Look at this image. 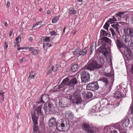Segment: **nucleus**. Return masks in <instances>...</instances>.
I'll use <instances>...</instances> for the list:
<instances>
[{
	"instance_id": "nucleus-44",
	"label": "nucleus",
	"mask_w": 133,
	"mask_h": 133,
	"mask_svg": "<svg viewBox=\"0 0 133 133\" xmlns=\"http://www.w3.org/2000/svg\"><path fill=\"white\" fill-rule=\"evenodd\" d=\"M26 60V58L25 57H23L22 58H20L19 59V61L21 62L23 61H25Z\"/></svg>"
},
{
	"instance_id": "nucleus-63",
	"label": "nucleus",
	"mask_w": 133,
	"mask_h": 133,
	"mask_svg": "<svg viewBox=\"0 0 133 133\" xmlns=\"http://www.w3.org/2000/svg\"><path fill=\"white\" fill-rule=\"evenodd\" d=\"M131 113H132L133 114V107H132V109Z\"/></svg>"
},
{
	"instance_id": "nucleus-25",
	"label": "nucleus",
	"mask_w": 133,
	"mask_h": 133,
	"mask_svg": "<svg viewBox=\"0 0 133 133\" xmlns=\"http://www.w3.org/2000/svg\"><path fill=\"white\" fill-rule=\"evenodd\" d=\"M42 23V21H41L39 22H37L34 25H33L32 26V28H34V27H36V28H39L40 27H41V26H38V25H41V23Z\"/></svg>"
},
{
	"instance_id": "nucleus-62",
	"label": "nucleus",
	"mask_w": 133,
	"mask_h": 133,
	"mask_svg": "<svg viewBox=\"0 0 133 133\" xmlns=\"http://www.w3.org/2000/svg\"><path fill=\"white\" fill-rule=\"evenodd\" d=\"M18 44H17V46L18 47H19V46H20V45L18 44Z\"/></svg>"
},
{
	"instance_id": "nucleus-24",
	"label": "nucleus",
	"mask_w": 133,
	"mask_h": 133,
	"mask_svg": "<svg viewBox=\"0 0 133 133\" xmlns=\"http://www.w3.org/2000/svg\"><path fill=\"white\" fill-rule=\"evenodd\" d=\"M99 81L104 82L105 83V85H107L109 83L107 79L106 78H101L99 79Z\"/></svg>"
},
{
	"instance_id": "nucleus-39",
	"label": "nucleus",
	"mask_w": 133,
	"mask_h": 133,
	"mask_svg": "<svg viewBox=\"0 0 133 133\" xmlns=\"http://www.w3.org/2000/svg\"><path fill=\"white\" fill-rule=\"evenodd\" d=\"M111 31L112 35L113 36L114 35H116V34L115 33L114 30L112 28H110L109 29Z\"/></svg>"
},
{
	"instance_id": "nucleus-21",
	"label": "nucleus",
	"mask_w": 133,
	"mask_h": 133,
	"mask_svg": "<svg viewBox=\"0 0 133 133\" xmlns=\"http://www.w3.org/2000/svg\"><path fill=\"white\" fill-rule=\"evenodd\" d=\"M78 69V65L77 64L74 65L71 67V70L73 72H75Z\"/></svg>"
},
{
	"instance_id": "nucleus-32",
	"label": "nucleus",
	"mask_w": 133,
	"mask_h": 133,
	"mask_svg": "<svg viewBox=\"0 0 133 133\" xmlns=\"http://www.w3.org/2000/svg\"><path fill=\"white\" fill-rule=\"evenodd\" d=\"M52 46V44H48L47 43L45 44L44 43H43V47L44 49H45V47H46V46H47L48 47H50Z\"/></svg>"
},
{
	"instance_id": "nucleus-40",
	"label": "nucleus",
	"mask_w": 133,
	"mask_h": 133,
	"mask_svg": "<svg viewBox=\"0 0 133 133\" xmlns=\"http://www.w3.org/2000/svg\"><path fill=\"white\" fill-rule=\"evenodd\" d=\"M53 67H51V69L49 70L47 72V74L49 75H50L52 72V71H53Z\"/></svg>"
},
{
	"instance_id": "nucleus-9",
	"label": "nucleus",
	"mask_w": 133,
	"mask_h": 133,
	"mask_svg": "<svg viewBox=\"0 0 133 133\" xmlns=\"http://www.w3.org/2000/svg\"><path fill=\"white\" fill-rule=\"evenodd\" d=\"M99 88V86L97 82L89 83L86 87V88L88 90L93 91L97 90Z\"/></svg>"
},
{
	"instance_id": "nucleus-58",
	"label": "nucleus",
	"mask_w": 133,
	"mask_h": 133,
	"mask_svg": "<svg viewBox=\"0 0 133 133\" xmlns=\"http://www.w3.org/2000/svg\"><path fill=\"white\" fill-rule=\"evenodd\" d=\"M47 13L49 14H51V12L49 10H48L47 11Z\"/></svg>"
},
{
	"instance_id": "nucleus-52",
	"label": "nucleus",
	"mask_w": 133,
	"mask_h": 133,
	"mask_svg": "<svg viewBox=\"0 0 133 133\" xmlns=\"http://www.w3.org/2000/svg\"><path fill=\"white\" fill-rule=\"evenodd\" d=\"M25 49V48L24 47H20V48H18L17 49V50L18 51V50H20V49Z\"/></svg>"
},
{
	"instance_id": "nucleus-12",
	"label": "nucleus",
	"mask_w": 133,
	"mask_h": 133,
	"mask_svg": "<svg viewBox=\"0 0 133 133\" xmlns=\"http://www.w3.org/2000/svg\"><path fill=\"white\" fill-rule=\"evenodd\" d=\"M123 96V93L118 91H115L113 94V96L117 99L122 98Z\"/></svg>"
},
{
	"instance_id": "nucleus-30",
	"label": "nucleus",
	"mask_w": 133,
	"mask_h": 133,
	"mask_svg": "<svg viewBox=\"0 0 133 133\" xmlns=\"http://www.w3.org/2000/svg\"><path fill=\"white\" fill-rule=\"evenodd\" d=\"M70 13L72 14H75L77 13L76 11L72 8H71L69 9Z\"/></svg>"
},
{
	"instance_id": "nucleus-51",
	"label": "nucleus",
	"mask_w": 133,
	"mask_h": 133,
	"mask_svg": "<svg viewBox=\"0 0 133 133\" xmlns=\"http://www.w3.org/2000/svg\"><path fill=\"white\" fill-rule=\"evenodd\" d=\"M66 53L65 52H63L61 54V55L62 57H64L65 56V55Z\"/></svg>"
},
{
	"instance_id": "nucleus-4",
	"label": "nucleus",
	"mask_w": 133,
	"mask_h": 133,
	"mask_svg": "<svg viewBox=\"0 0 133 133\" xmlns=\"http://www.w3.org/2000/svg\"><path fill=\"white\" fill-rule=\"evenodd\" d=\"M122 42V43L118 39L116 40V43L117 48L122 54H124L126 56L129 57L131 55V50L126 45H128V44L124 43Z\"/></svg>"
},
{
	"instance_id": "nucleus-23",
	"label": "nucleus",
	"mask_w": 133,
	"mask_h": 133,
	"mask_svg": "<svg viewBox=\"0 0 133 133\" xmlns=\"http://www.w3.org/2000/svg\"><path fill=\"white\" fill-rule=\"evenodd\" d=\"M83 95H86V97L88 98H89L92 97L93 96L92 93L90 92L86 93L85 92H84L83 94Z\"/></svg>"
},
{
	"instance_id": "nucleus-28",
	"label": "nucleus",
	"mask_w": 133,
	"mask_h": 133,
	"mask_svg": "<svg viewBox=\"0 0 133 133\" xmlns=\"http://www.w3.org/2000/svg\"><path fill=\"white\" fill-rule=\"evenodd\" d=\"M21 36H18L17 37L16 39V43H15V44H16L18 43H20L21 41Z\"/></svg>"
},
{
	"instance_id": "nucleus-5",
	"label": "nucleus",
	"mask_w": 133,
	"mask_h": 133,
	"mask_svg": "<svg viewBox=\"0 0 133 133\" xmlns=\"http://www.w3.org/2000/svg\"><path fill=\"white\" fill-rule=\"evenodd\" d=\"M81 94V91L79 90H77L73 94L68 95L67 98L69 99L72 100L74 103L79 104L82 102Z\"/></svg>"
},
{
	"instance_id": "nucleus-46",
	"label": "nucleus",
	"mask_w": 133,
	"mask_h": 133,
	"mask_svg": "<svg viewBox=\"0 0 133 133\" xmlns=\"http://www.w3.org/2000/svg\"><path fill=\"white\" fill-rule=\"evenodd\" d=\"M93 46L92 45V44L91 45V53L92 52L93 50H94V48H93ZM94 48H95V47H94Z\"/></svg>"
},
{
	"instance_id": "nucleus-33",
	"label": "nucleus",
	"mask_w": 133,
	"mask_h": 133,
	"mask_svg": "<svg viewBox=\"0 0 133 133\" xmlns=\"http://www.w3.org/2000/svg\"><path fill=\"white\" fill-rule=\"evenodd\" d=\"M109 26V24L108 23V22H106L104 26H103V28L104 29L107 30H108V27Z\"/></svg>"
},
{
	"instance_id": "nucleus-54",
	"label": "nucleus",
	"mask_w": 133,
	"mask_h": 133,
	"mask_svg": "<svg viewBox=\"0 0 133 133\" xmlns=\"http://www.w3.org/2000/svg\"><path fill=\"white\" fill-rule=\"evenodd\" d=\"M131 72L133 74V64L131 65Z\"/></svg>"
},
{
	"instance_id": "nucleus-47",
	"label": "nucleus",
	"mask_w": 133,
	"mask_h": 133,
	"mask_svg": "<svg viewBox=\"0 0 133 133\" xmlns=\"http://www.w3.org/2000/svg\"><path fill=\"white\" fill-rule=\"evenodd\" d=\"M42 97H41L42 101H41L40 102H38V104H39L40 103H41V104H43V103H44V102L42 100Z\"/></svg>"
},
{
	"instance_id": "nucleus-50",
	"label": "nucleus",
	"mask_w": 133,
	"mask_h": 133,
	"mask_svg": "<svg viewBox=\"0 0 133 133\" xmlns=\"http://www.w3.org/2000/svg\"><path fill=\"white\" fill-rule=\"evenodd\" d=\"M4 95V92H0V96L1 97H3Z\"/></svg>"
},
{
	"instance_id": "nucleus-41",
	"label": "nucleus",
	"mask_w": 133,
	"mask_h": 133,
	"mask_svg": "<svg viewBox=\"0 0 133 133\" xmlns=\"http://www.w3.org/2000/svg\"><path fill=\"white\" fill-rule=\"evenodd\" d=\"M107 22L110 23L111 24H112L114 23V21L113 19L112 18H110L109 20H108Z\"/></svg>"
},
{
	"instance_id": "nucleus-14",
	"label": "nucleus",
	"mask_w": 133,
	"mask_h": 133,
	"mask_svg": "<svg viewBox=\"0 0 133 133\" xmlns=\"http://www.w3.org/2000/svg\"><path fill=\"white\" fill-rule=\"evenodd\" d=\"M42 105V104L37 107L36 108V113L39 116H41V117L42 118L43 117V115L42 114L41 109V108Z\"/></svg>"
},
{
	"instance_id": "nucleus-49",
	"label": "nucleus",
	"mask_w": 133,
	"mask_h": 133,
	"mask_svg": "<svg viewBox=\"0 0 133 133\" xmlns=\"http://www.w3.org/2000/svg\"><path fill=\"white\" fill-rule=\"evenodd\" d=\"M4 23V25L6 27H8V24L5 21H4L3 22Z\"/></svg>"
},
{
	"instance_id": "nucleus-35",
	"label": "nucleus",
	"mask_w": 133,
	"mask_h": 133,
	"mask_svg": "<svg viewBox=\"0 0 133 133\" xmlns=\"http://www.w3.org/2000/svg\"><path fill=\"white\" fill-rule=\"evenodd\" d=\"M45 104H47V106L49 109H51V108L52 107V104H51L50 102H46Z\"/></svg>"
},
{
	"instance_id": "nucleus-22",
	"label": "nucleus",
	"mask_w": 133,
	"mask_h": 133,
	"mask_svg": "<svg viewBox=\"0 0 133 133\" xmlns=\"http://www.w3.org/2000/svg\"><path fill=\"white\" fill-rule=\"evenodd\" d=\"M111 26L116 29V31L119 32V29L120 28V26L117 23L111 25Z\"/></svg>"
},
{
	"instance_id": "nucleus-11",
	"label": "nucleus",
	"mask_w": 133,
	"mask_h": 133,
	"mask_svg": "<svg viewBox=\"0 0 133 133\" xmlns=\"http://www.w3.org/2000/svg\"><path fill=\"white\" fill-rule=\"evenodd\" d=\"M29 49L31 51L32 54L35 56L37 55L39 52V50L32 47L29 48Z\"/></svg>"
},
{
	"instance_id": "nucleus-57",
	"label": "nucleus",
	"mask_w": 133,
	"mask_h": 133,
	"mask_svg": "<svg viewBox=\"0 0 133 133\" xmlns=\"http://www.w3.org/2000/svg\"><path fill=\"white\" fill-rule=\"evenodd\" d=\"M112 19H113L114 21L115 22V21H116L117 20L116 19L115 17L114 16H112Z\"/></svg>"
},
{
	"instance_id": "nucleus-8",
	"label": "nucleus",
	"mask_w": 133,
	"mask_h": 133,
	"mask_svg": "<svg viewBox=\"0 0 133 133\" xmlns=\"http://www.w3.org/2000/svg\"><path fill=\"white\" fill-rule=\"evenodd\" d=\"M88 49V47H85L82 50L79 48H78L73 51V54L76 57H79L81 55L84 56L86 54Z\"/></svg>"
},
{
	"instance_id": "nucleus-2",
	"label": "nucleus",
	"mask_w": 133,
	"mask_h": 133,
	"mask_svg": "<svg viewBox=\"0 0 133 133\" xmlns=\"http://www.w3.org/2000/svg\"><path fill=\"white\" fill-rule=\"evenodd\" d=\"M125 35L122 37V42L128 44L129 46H131L133 44L132 40L129 37H133V29L127 27L123 30Z\"/></svg>"
},
{
	"instance_id": "nucleus-56",
	"label": "nucleus",
	"mask_w": 133,
	"mask_h": 133,
	"mask_svg": "<svg viewBox=\"0 0 133 133\" xmlns=\"http://www.w3.org/2000/svg\"><path fill=\"white\" fill-rule=\"evenodd\" d=\"M32 40H33V38H32V37H30L29 39V41H30V42L32 41Z\"/></svg>"
},
{
	"instance_id": "nucleus-59",
	"label": "nucleus",
	"mask_w": 133,
	"mask_h": 133,
	"mask_svg": "<svg viewBox=\"0 0 133 133\" xmlns=\"http://www.w3.org/2000/svg\"><path fill=\"white\" fill-rule=\"evenodd\" d=\"M65 29H66L65 27H64L63 29V34H64L65 33Z\"/></svg>"
},
{
	"instance_id": "nucleus-43",
	"label": "nucleus",
	"mask_w": 133,
	"mask_h": 133,
	"mask_svg": "<svg viewBox=\"0 0 133 133\" xmlns=\"http://www.w3.org/2000/svg\"><path fill=\"white\" fill-rule=\"evenodd\" d=\"M129 124H131V125H133V119H129Z\"/></svg>"
},
{
	"instance_id": "nucleus-45",
	"label": "nucleus",
	"mask_w": 133,
	"mask_h": 133,
	"mask_svg": "<svg viewBox=\"0 0 133 133\" xmlns=\"http://www.w3.org/2000/svg\"><path fill=\"white\" fill-rule=\"evenodd\" d=\"M4 47L5 48V49L6 48V49L8 47V44L7 43L5 42L4 43Z\"/></svg>"
},
{
	"instance_id": "nucleus-26",
	"label": "nucleus",
	"mask_w": 133,
	"mask_h": 133,
	"mask_svg": "<svg viewBox=\"0 0 133 133\" xmlns=\"http://www.w3.org/2000/svg\"><path fill=\"white\" fill-rule=\"evenodd\" d=\"M47 104H45L44 107V108L45 113L48 112H49L51 110V109H49L46 105Z\"/></svg>"
},
{
	"instance_id": "nucleus-37",
	"label": "nucleus",
	"mask_w": 133,
	"mask_h": 133,
	"mask_svg": "<svg viewBox=\"0 0 133 133\" xmlns=\"http://www.w3.org/2000/svg\"><path fill=\"white\" fill-rule=\"evenodd\" d=\"M58 66V65L56 64L55 65H54V66H52L51 67H53V71H55L57 70L58 69L57 67Z\"/></svg>"
},
{
	"instance_id": "nucleus-3",
	"label": "nucleus",
	"mask_w": 133,
	"mask_h": 133,
	"mask_svg": "<svg viewBox=\"0 0 133 133\" xmlns=\"http://www.w3.org/2000/svg\"><path fill=\"white\" fill-rule=\"evenodd\" d=\"M111 40L106 37H103L98 40L97 45H102L99 47L101 49L100 51L105 56H106L108 53V50L106 47V44H108L109 45L111 46Z\"/></svg>"
},
{
	"instance_id": "nucleus-34",
	"label": "nucleus",
	"mask_w": 133,
	"mask_h": 133,
	"mask_svg": "<svg viewBox=\"0 0 133 133\" xmlns=\"http://www.w3.org/2000/svg\"><path fill=\"white\" fill-rule=\"evenodd\" d=\"M34 125L33 126V131L34 132L33 133H35V132L37 131L38 130V127L36 125Z\"/></svg>"
},
{
	"instance_id": "nucleus-27",
	"label": "nucleus",
	"mask_w": 133,
	"mask_h": 133,
	"mask_svg": "<svg viewBox=\"0 0 133 133\" xmlns=\"http://www.w3.org/2000/svg\"><path fill=\"white\" fill-rule=\"evenodd\" d=\"M101 34L103 36H107L108 34V33L105 30H101Z\"/></svg>"
},
{
	"instance_id": "nucleus-1",
	"label": "nucleus",
	"mask_w": 133,
	"mask_h": 133,
	"mask_svg": "<svg viewBox=\"0 0 133 133\" xmlns=\"http://www.w3.org/2000/svg\"><path fill=\"white\" fill-rule=\"evenodd\" d=\"M78 83L76 78L73 77L72 76H69L64 79L58 86L59 89L62 88L65 85L68 88V91H70L74 89L75 85Z\"/></svg>"
},
{
	"instance_id": "nucleus-29",
	"label": "nucleus",
	"mask_w": 133,
	"mask_h": 133,
	"mask_svg": "<svg viewBox=\"0 0 133 133\" xmlns=\"http://www.w3.org/2000/svg\"><path fill=\"white\" fill-rule=\"evenodd\" d=\"M59 17L58 16H56L54 17L52 19V22L53 23H55L58 20Z\"/></svg>"
},
{
	"instance_id": "nucleus-36",
	"label": "nucleus",
	"mask_w": 133,
	"mask_h": 133,
	"mask_svg": "<svg viewBox=\"0 0 133 133\" xmlns=\"http://www.w3.org/2000/svg\"><path fill=\"white\" fill-rule=\"evenodd\" d=\"M120 133H126V129L125 128H121L119 130Z\"/></svg>"
},
{
	"instance_id": "nucleus-20",
	"label": "nucleus",
	"mask_w": 133,
	"mask_h": 133,
	"mask_svg": "<svg viewBox=\"0 0 133 133\" xmlns=\"http://www.w3.org/2000/svg\"><path fill=\"white\" fill-rule=\"evenodd\" d=\"M32 119L34 125H37L38 124V118L35 115H32Z\"/></svg>"
},
{
	"instance_id": "nucleus-38",
	"label": "nucleus",
	"mask_w": 133,
	"mask_h": 133,
	"mask_svg": "<svg viewBox=\"0 0 133 133\" xmlns=\"http://www.w3.org/2000/svg\"><path fill=\"white\" fill-rule=\"evenodd\" d=\"M43 40L44 41H45L46 42H48L50 41V38L49 37H46L44 39H43Z\"/></svg>"
},
{
	"instance_id": "nucleus-64",
	"label": "nucleus",
	"mask_w": 133,
	"mask_h": 133,
	"mask_svg": "<svg viewBox=\"0 0 133 133\" xmlns=\"http://www.w3.org/2000/svg\"><path fill=\"white\" fill-rule=\"evenodd\" d=\"M42 10V8H39V11H41Z\"/></svg>"
},
{
	"instance_id": "nucleus-60",
	"label": "nucleus",
	"mask_w": 133,
	"mask_h": 133,
	"mask_svg": "<svg viewBox=\"0 0 133 133\" xmlns=\"http://www.w3.org/2000/svg\"><path fill=\"white\" fill-rule=\"evenodd\" d=\"M112 133H118V132L116 130H115L114 131V132Z\"/></svg>"
},
{
	"instance_id": "nucleus-18",
	"label": "nucleus",
	"mask_w": 133,
	"mask_h": 133,
	"mask_svg": "<svg viewBox=\"0 0 133 133\" xmlns=\"http://www.w3.org/2000/svg\"><path fill=\"white\" fill-rule=\"evenodd\" d=\"M96 128L95 127H93L92 125H91L89 129L87 132L88 133H94L96 131Z\"/></svg>"
},
{
	"instance_id": "nucleus-6",
	"label": "nucleus",
	"mask_w": 133,
	"mask_h": 133,
	"mask_svg": "<svg viewBox=\"0 0 133 133\" xmlns=\"http://www.w3.org/2000/svg\"><path fill=\"white\" fill-rule=\"evenodd\" d=\"M102 65L98 64L97 62L94 61L91 63L87 66L85 65L82 69L84 70H93L94 69H100L102 68Z\"/></svg>"
},
{
	"instance_id": "nucleus-48",
	"label": "nucleus",
	"mask_w": 133,
	"mask_h": 133,
	"mask_svg": "<svg viewBox=\"0 0 133 133\" xmlns=\"http://www.w3.org/2000/svg\"><path fill=\"white\" fill-rule=\"evenodd\" d=\"M13 32V30H11L10 31L9 33V35L10 36H11Z\"/></svg>"
},
{
	"instance_id": "nucleus-31",
	"label": "nucleus",
	"mask_w": 133,
	"mask_h": 133,
	"mask_svg": "<svg viewBox=\"0 0 133 133\" xmlns=\"http://www.w3.org/2000/svg\"><path fill=\"white\" fill-rule=\"evenodd\" d=\"M125 12L122 11H119L118 13L116 15H115V17H121L122 15L125 13Z\"/></svg>"
},
{
	"instance_id": "nucleus-42",
	"label": "nucleus",
	"mask_w": 133,
	"mask_h": 133,
	"mask_svg": "<svg viewBox=\"0 0 133 133\" xmlns=\"http://www.w3.org/2000/svg\"><path fill=\"white\" fill-rule=\"evenodd\" d=\"M50 34L51 36H53L55 35L56 32L55 31H52L50 32Z\"/></svg>"
},
{
	"instance_id": "nucleus-55",
	"label": "nucleus",
	"mask_w": 133,
	"mask_h": 133,
	"mask_svg": "<svg viewBox=\"0 0 133 133\" xmlns=\"http://www.w3.org/2000/svg\"><path fill=\"white\" fill-rule=\"evenodd\" d=\"M106 76L107 77H110L111 76V75L109 73H108L106 74Z\"/></svg>"
},
{
	"instance_id": "nucleus-7",
	"label": "nucleus",
	"mask_w": 133,
	"mask_h": 133,
	"mask_svg": "<svg viewBox=\"0 0 133 133\" xmlns=\"http://www.w3.org/2000/svg\"><path fill=\"white\" fill-rule=\"evenodd\" d=\"M81 78L82 81L84 83H86L89 81L90 76L88 72L87 71L83 70L82 69L81 71Z\"/></svg>"
},
{
	"instance_id": "nucleus-61",
	"label": "nucleus",
	"mask_w": 133,
	"mask_h": 133,
	"mask_svg": "<svg viewBox=\"0 0 133 133\" xmlns=\"http://www.w3.org/2000/svg\"><path fill=\"white\" fill-rule=\"evenodd\" d=\"M131 19H132V24H133V17L131 18Z\"/></svg>"
},
{
	"instance_id": "nucleus-13",
	"label": "nucleus",
	"mask_w": 133,
	"mask_h": 133,
	"mask_svg": "<svg viewBox=\"0 0 133 133\" xmlns=\"http://www.w3.org/2000/svg\"><path fill=\"white\" fill-rule=\"evenodd\" d=\"M49 124L50 126L56 127L57 123L56 122L55 118L54 117H51L49 120Z\"/></svg>"
},
{
	"instance_id": "nucleus-53",
	"label": "nucleus",
	"mask_w": 133,
	"mask_h": 133,
	"mask_svg": "<svg viewBox=\"0 0 133 133\" xmlns=\"http://www.w3.org/2000/svg\"><path fill=\"white\" fill-rule=\"evenodd\" d=\"M7 6L8 7H9L10 5V3L9 1H8L6 2Z\"/></svg>"
},
{
	"instance_id": "nucleus-17",
	"label": "nucleus",
	"mask_w": 133,
	"mask_h": 133,
	"mask_svg": "<svg viewBox=\"0 0 133 133\" xmlns=\"http://www.w3.org/2000/svg\"><path fill=\"white\" fill-rule=\"evenodd\" d=\"M129 119H125L123 122L122 123V125L124 128H125L128 126L129 124Z\"/></svg>"
},
{
	"instance_id": "nucleus-16",
	"label": "nucleus",
	"mask_w": 133,
	"mask_h": 133,
	"mask_svg": "<svg viewBox=\"0 0 133 133\" xmlns=\"http://www.w3.org/2000/svg\"><path fill=\"white\" fill-rule=\"evenodd\" d=\"M91 125L89 123H84L82 125V127L84 130L87 132Z\"/></svg>"
},
{
	"instance_id": "nucleus-19",
	"label": "nucleus",
	"mask_w": 133,
	"mask_h": 133,
	"mask_svg": "<svg viewBox=\"0 0 133 133\" xmlns=\"http://www.w3.org/2000/svg\"><path fill=\"white\" fill-rule=\"evenodd\" d=\"M36 74V73L35 72L32 71L30 72L28 77L29 80H31L32 79H34L35 76Z\"/></svg>"
},
{
	"instance_id": "nucleus-10",
	"label": "nucleus",
	"mask_w": 133,
	"mask_h": 133,
	"mask_svg": "<svg viewBox=\"0 0 133 133\" xmlns=\"http://www.w3.org/2000/svg\"><path fill=\"white\" fill-rule=\"evenodd\" d=\"M56 127L57 129L62 131H65L67 130L65 127L64 123L62 121L57 122Z\"/></svg>"
},
{
	"instance_id": "nucleus-15",
	"label": "nucleus",
	"mask_w": 133,
	"mask_h": 133,
	"mask_svg": "<svg viewBox=\"0 0 133 133\" xmlns=\"http://www.w3.org/2000/svg\"><path fill=\"white\" fill-rule=\"evenodd\" d=\"M59 105L61 108H64L67 107L68 104L64 102L62 99H60L59 102Z\"/></svg>"
}]
</instances>
